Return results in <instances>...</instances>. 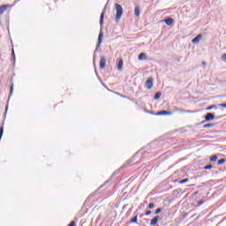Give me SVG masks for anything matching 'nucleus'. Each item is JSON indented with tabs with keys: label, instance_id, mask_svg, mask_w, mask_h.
<instances>
[{
	"label": "nucleus",
	"instance_id": "obj_24",
	"mask_svg": "<svg viewBox=\"0 0 226 226\" xmlns=\"http://www.w3.org/2000/svg\"><path fill=\"white\" fill-rule=\"evenodd\" d=\"M211 169H213V165H212V164H208V165H206V166L204 167V170H211Z\"/></svg>",
	"mask_w": 226,
	"mask_h": 226
},
{
	"label": "nucleus",
	"instance_id": "obj_13",
	"mask_svg": "<svg viewBox=\"0 0 226 226\" xmlns=\"http://www.w3.org/2000/svg\"><path fill=\"white\" fill-rule=\"evenodd\" d=\"M216 126V123H209L203 125V128H213Z\"/></svg>",
	"mask_w": 226,
	"mask_h": 226
},
{
	"label": "nucleus",
	"instance_id": "obj_5",
	"mask_svg": "<svg viewBox=\"0 0 226 226\" xmlns=\"http://www.w3.org/2000/svg\"><path fill=\"white\" fill-rule=\"evenodd\" d=\"M105 64H107V59L105 58L104 56H102L101 60H100V68H101V70H103L105 68Z\"/></svg>",
	"mask_w": 226,
	"mask_h": 226
},
{
	"label": "nucleus",
	"instance_id": "obj_20",
	"mask_svg": "<svg viewBox=\"0 0 226 226\" xmlns=\"http://www.w3.org/2000/svg\"><path fill=\"white\" fill-rule=\"evenodd\" d=\"M189 181H190V179L185 178V179L180 180V181H179V184H180V185H185V183H188Z\"/></svg>",
	"mask_w": 226,
	"mask_h": 226
},
{
	"label": "nucleus",
	"instance_id": "obj_36",
	"mask_svg": "<svg viewBox=\"0 0 226 226\" xmlns=\"http://www.w3.org/2000/svg\"><path fill=\"white\" fill-rule=\"evenodd\" d=\"M202 64H203L204 66H206L207 64H206V62H202Z\"/></svg>",
	"mask_w": 226,
	"mask_h": 226
},
{
	"label": "nucleus",
	"instance_id": "obj_18",
	"mask_svg": "<svg viewBox=\"0 0 226 226\" xmlns=\"http://www.w3.org/2000/svg\"><path fill=\"white\" fill-rule=\"evenodd\" d=\"M3 133H4V123L0 127V137H3Z\"/></svg>",
	"mask_w": 226,
	"mask_h": 226
},
{
	"label": "nucleus",
	"instance_id": "obj_9",
	"mask_svg": "<svg viewBox=\"0 0 226 226\" xmlns=\"http://www.w3.org/2000/svg\"><path fill=\"white\" fill-rule=\"evenodd\" d=\"M10 8V4H4L0 6V15H3L4 13L5 10H8Z\"/></svg>",
	"mask_w": 226,
	"mask_h": 226
},
{
	"label": "nucleus",
	"instance_id": "obj_27",
	"mask_svg": "<svg viewBox=\"0 0 226 226\" xmlns=\"http://www.w3.org/2000/svg\"><path fill=\"white\" fill-rule=\"evenodd\" d=\"M130 163H132V160L130 159V160H127L126 162H125V163L123 165V167H126V165H130Z\"/></svg>",
	"mask_w": 226,
	"mask_h": 226
},
{
	"label": "nucleus",
	"instance_id": "obj_21",
	"mask_svg": "<svg viewBox=\"0 0 226 226\" xmlns=\"http://www.w3.org/2000/svg\"><path fill=\"white\" fill-rule=\"evenodd\" d=\"M216 160H218V156L217 155H212L210 157V162H216Z\"/></svg>",
	"mask_w": 226,
	"mask_h": 226
},
{
	"label": "nucleus",
	"instance_id": "obj_29",
	"mask_svg": "<svg viewBox=\"0 0 226 226\" xmlns=\"http://www.w3.org/2000/svg\"><path fill=\"white\" fill-rule=\"evenodd\" d=\"M154 207V203H149L148 209H153Z\"/></svg>",
	"mask_w": 226,
	"mask_h": 226
},
{
	"label": "nucleus",
	"instance_id": "obj_19",
	"mask_svg": "<svg viewBox=\"0 0 226 226\" xmlns=\"http://www.w3.org/2000/svg\"><path fill=\"white\" fill-rule=\"evenodd\" d=\"M11 61H13L15 62V49H11Z\"/></svg>",
	"mask_w": 226,
	"mask_h": 226
},
{
	"label": "nucleus",
	"instance_id": "obj_1",
	"mask_svg": "<svg viewBox=\"0 0 226 226\" xmlns=\"http://www.w3.org/2000/svg\"><path fill=\"white\" fill-rule=\"evenodd\" d=\"M115 10L117 11L116 21L119 22L121 20V17H123V6L119 4H115Z\"/></svg>",
	"mask_w": 226,
	"mask_h": 226
},
{
	"label": "nucleus",
	"instance_id": "obj_8",
	"mask_svg": "<svg viewBox=\"0 0 226 226\" xmlns=\"http://www.w3.org/2000/svg\"><path fill=\"white\" fill-rule=\"evenodd\" d=\"M200 40H202V34H198L195 38L192 39V42L194 44L199 43V41H200Z\"/></svg>",
	"mask_w": 226,
	"mask_h": 226
},
{
	"label": "nucleus",
	"instance_id": "obj_33",
	"mask_svg": "<svg viewBox=\"0 0 226 226\" xmlns=\"http://www.w3.org/2000/svg\"><path fill=\"white\" fill-rule=\"evenodd\" d=\"M219 107H222L223 109H226V103H221L219 104Z\"/></svg>",
	"mask_w": 226,
	"mask_h": 226
},
{
	"label": "nucleus",
	"instance_id": "obj_35",
	"mask_svg": "<svg viewBox=\"0 0 226 226\" xmlns=\"http://www.w3.org/2000/svg\"><path fill=\"white\" fill-rule=\"evenodd\" d=\"M179 108H175V110H177V112H179Z\"/></svg>",
	"mask_w": 226,
	"mask_h": 226
},
{
	"label": "nucleus",
	"instance_id": "obj_3",
	"mask_svg": "<svg viewBox=\"0 0 226 226\" xmlns=\"http://www.w3.org/2000/svg\"><path fill=\"white\" fill-rule=\"evenodd\" d=\"M213 119H215V114L209 112L207 113V115L205 116V120H203L202 123H207L209 121H213Z\"/></svg>",
	"mask_w": 226,
	"mask_h": 226
},
{
	"label": "nucleus",
	"instance_id": "obj_31",
	"mask_svg": "<svg viewBox=\"0 0 226 226\" xmlns=\"http://www.w3.org/2000/svg\"><path fill=\"white\" fill-rule=\"evenodd\" d=\"M203 203H204V200H200L198 201L197 206H202Z\"/></svg>",
	"mask_w": 226,
	"mask_h": 226
},
{
	"label": "nucleus",
	"instance_id": "obj_12",
	"mask_svg": "<svg viewBox=\"0 0 226 226\" xmlns=\"http://www.w3.org/2000/svg\"><path fill=\"white\" fill-rule=\"evenodd\" d=\"M105 17V11H103L101 14V17H100V26L101 27L103 26V19Z\"/></svg>",
	"mask_w": 226,
	"mask_h": 226
},
{
	"label": "nucleus",
	"instance_id": "obj_37",
	"mask_svg": "<svg viewBox=\"0 0 226 226\" xmlns=\"http://www.w3.org/2000/svg\"><path fill=\"white\" fill-rule=\"evenodd\" d=\"M1 139H3V136H0V140H1Z\"/></svg>",
	"mask_w": 226,
	"mask_h": 226
},
{
	"label": "nucleus",
	"instance_id": "obj_22",
	"mask_svg": "<svg viewBox=\"0 0 226 226\" xmlns=\"http://www.w3.org/2000/svg\"><path fill=\"white\" fill-rule=\"evenodd\" d=\"M138 217L135 215L132 219L130 220L131 223H137Z\"/></svg>",
	"mask_w": 226,
	"mask_h": 226
},
{
	"label": "nucleus",
	"instance_id": "obj_30",
	"mask_svg": "<svg viewBox=\"0 0 226 226\" xmlns=\"http://www.w3.org/2000/svg\"><path fill=\"white\" fill-rule=\"evenodd\" d=\"M222 61H223L224 63H226V53L224 55H222Z\"/></svg>",
	"mask_w": 226,
	"mask_h": 226
},
{
	"label": "nucleus",
	"instance_id": "obj_32",
	"mask_svg": "<svg viewBox=\"0 0 226 226\" xmlns=\"http://www.w3.org/2000/svg\"><path fill=\"white\" fill-rule=\"evenodd\" d=\"M179 112L190 113V110H185V109H180Z\"/></svg>",
	"mask_w": 226,
	"mask_h": 226
},
{
	"label": "nucleus",
	"instance_id": "obj_14",
	"mask_svg": "<svg viewBox=\"0 0 226 226\" xmlns=\"http://www.w3.org/2000/svg\"><path fill=\"white\" fill-rule=\"evenodd\" d=\"M117 69L119 72H123V59H120L117 64Z\"/></svg>",
	"mask_w": 226,
	"mask_h": 226
},
{
	"label": "nucleus",
	"instance_id": "obj_2",
	"mask_svg": "<svg viewBox=\"0 0 226 226\" xmlns=\"http://www.w3.org/2000/svg\"><path fill=\"white\" fill-rule=\"evenodd\" d=\"M102 41H103V32H100L99 36H98V43L96 45L94 53V60L96 59V50H98V49H100L101 45H102Z\"/></svg>",
	"mask_w": 226,
	"mask_h": 226
},
{
	"label": "nucleus",
	"instance_id": "obj_7",
	"mask_svg": "<svg viewBox=\"0 0 226 226\" xmlns=\"http://www.w3.org/2000/svg\"><path fill=\"white\" fill-rule=\"evenodd\" d=\"M159 220H160V215L154 216V217L151 220L150 225H151V226L156 225V223H158V221H159Z\"/></svg>",
	"mask_w": 226,
	"mask_h": 226
},
{
	"label": "nucleus",
	"instance_id": "obj_25",
	"mask_svg": "<svg viewBox=\"0 0 226 226\" xmlns=\"http://www.w3.org/2000/svg\"><path fill=\"white\" fill-rule=\"evenodd\" d=\"M212 109H216V105L213 104L211 106H208L207 108H206V110H212Z\"/></svg>",
	"mask_w": 226,
	"mask_h": 226
},
{
	"label": "nucleus",
	"instance_id": "obj_16",
	"mask_svg": "<svg viewBox=\"0 0 226 226\" xmlns=\"http://www.w3.org/2000/svg\"><path fill=\"white\" fill-rule=\"evenodd\" d=\"M161 97H162V92H157V93L154 95V100H160Z\"/></svg>",
	"mask_w": 226,
	"mask_h": 226
},
{
	"label": "nucleus",
	"instance_id": "obj_4",
	"mask_svg": "<svg viewBox=\"0 0 226 226\" xmlns=\"http://www.w3.org/2000/svg\"><path fill=\"white\" fill-rule=\"evenodd\" d=\"M145 87L147 89H153V78H148L145 82Z\"/></svg>",
	"mask_w": 226,
	"mask_h": 226
},
{
	"label": "nucleus",
	"instance_id": "obj_38",
	"mask_svg": "<svg viewBox=\"0 0 226 226\" xmlns=\"http://www.w3.org/2000/svg\"><path fill=\"white\" fill-rule=\"evenodd\" d=\"M103 186H105V185H102L101 187L103 188Z\"/></svg>",
	"mask_w": 226,
	"mask_h": 226
},
{
	"label": "nucleus",
	"instance_id": "obj_11",
	"mask_svg": "<svg viewBox=\"0 0 226 226\" xmlns=\"http://www.w3.org/2000/svg\"><path fill=\"white\" fill-rule=\"evenodd\" d=\"M138 59L139 61H146V59H147V55H146V53H140L138 56Z\"/></svg>",
	"mask_w": 226,
	"mask_h": 226
},
{
	"label": "nucleus",
	"instance_id": "obj_10",
	"mask_svg": "<svg viewBox=\"0 0 226 226\" xmlns=\"http://www.w3.org/2000/svg\"><path fill=\"white\" fill-rule=\"evenodd\" d=\"M164 22H165L166 26H172V24H174V19L168 18V19H164Z\"/></svg>",
	"mask_w": 226,
	"mask_h": 226
},
{
	"label": "nucleus",
	"instance_id": "obj_34",
	"mask_svg": "<svg viewBox=\"0 0 226 226\" xmlns=\"http://www.w3.org/2000/svg\"><path fill=\"white\" fill-rule=\"evenodd\" d=\"M151 213H152L151 210H147V211L146 212V215H147V216H149V215H151Z\"/></svg>",
	"mask_w": 226,
	"mask_h": 226
},
{
	"label": "nucleus",
	"instance_id": "obj_28",
	"mask_svg": "<svg viewBox=\"0 0 226 226\" xmlns=\"http://www.w3.org/2000/svg\"><path fill=\"white\" fill-rule=\"evenodd\" d=\"M160 213H162V208H157L154 212V215H160Z\"/></svg>",
	"mask_w": 226,
	"mask_h": 226
},
{
	"label": "nucleus",
	"instance_id": "obj_17",
	"mask_svg": "<svg viewBox=\"0 0 226 226\" xmlns=\"http://www.w3.org/2000/svg\"><path fill=\"white\" fill-rule=\"evenodd\" d=\"M3 133H4V123L0 127V137H3Z\"/></svg>",
	"mask_w": 226,
	"mask_h": 226
},
{
	"label": "nucleus",
	"instance_id": "obj_15",
	"mask_svg": "<svg viewBox=\"0 0 226 226\" xmlns=\"http://www.w3.org/2000/svg\"><path fill=\"white\" fill-rule=\"evenodd\" d=\"M134 15L136 17H139V15H140V8H139V6H136L134 9Z\"/></svg>",
	"mask_w": 226,
	"mask_h": 226
},
{
	"label": "nucleus",
	"instance_id": "obj_6",
	"mask_svg": "<svg viewBox=\"0 0 226 226\" xmlns=\"http://www.w3.org/2000/svg\"><path fill=\"white\" fill-rule=\"evenodd\" d=\"M156 116H172V112L167 110H161L156 113Z\"/></svg>",
	"mask_w": 226,
	"mask_h": 226
},
{
	"label": "nucleus",
	"instance_id": "obj_26",
	"mask_svg": "<svg viewBox=\"0 0 226 226\" xmlns=\"http://www.w3.org/2000/svg\"><path fill=\"white\" fill-rule=\"evenodd\" d=\"M225 159H221V160H219L218 162H217V164L218 165H223V163H225Z\"/></svg>",
	"mask_w": 226,
	"mask_h": 226
},
{
	"label": "nucleus",
	"instance_id": "obj_23",
	"mask_svg": "<svg viewBox=\"0 0 226 226\" xmlns=\"http://www.w3.org/2000/svg\"><path fill=\"white\" fill-rule=\"evenodd\" d=\"M11 94H13V82H11V90H10L9 98L11 96Z\"/></svg>",
	"mask_w": 226,
	"mask_h": 226
}]
</instances>
